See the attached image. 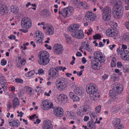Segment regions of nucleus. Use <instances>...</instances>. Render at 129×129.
<instances>
[{
	"label": "nucleus",
	"instance_id": "f257e3e1",
	"mask_svg": "<svg viewBox=\"0 0 129 129\" xmlns=\"http://www.w3.org/2000/svg\"><path fill=\"white\" fill-rule=\"evenodd\" d=\"M93 55L94 58L91 61V67L93 69L98 70L101 67V63L105 61L106 58L101 52H95Z\"/></svg>",
	"mask_w": 129,
	"mask_h": 129
},
{
	"label": "nucleus",
	"instance_id": "f03ea898",
	"mask_svg": "<svg viewBox=\"0 0 129 129\" xmlns=\"http://www.w3.org/2000/svg\"><path fill=\"white\" fill-rule=\"evenodd\" d=\"M38 63L40 65L45 66L49 62V53L46 51H42L39 53Z\"/></svg>",
	"mask_w": 129,
	"mask_h": 129
},
{
	"label": "nucleus",
	"instance_id": "7ed1b4c3",
	"mask_svg": "<svg viewBox=\"0 0 129 129\" xmlns=\"http://www.w3.org/2000/svg\"><path fill=\"white\" fill-rule=\"evenodd\" d=\"M100 9L103 11L102 18L105 21H108L110 20L111 14V9L108 6H106L103 8L102 6H100Z\"/></svg>",
	"mask_w": 129,
	"mask_h": 129
},
{
	"label": "nucleus",
	"instance_id": "20e7f679",
	"mask_svg": "<svg viewBox=\"0 0 129 129\" xmlns=\"http://www.w3.org/2000/svg\"><path fill=\"white\" fill-rule=\"evenodd\" d=\"M91 108V107L89 105H83L78 109L76 114L79 116L83 117L89 112Z\"/></svg>",
	"mask_w": 129,
	"mask_h": 129
},
{
	"label": "nucleus",
	"instance_id": "39448f33",
	"mask_svg": "<svg viewBox=\"0 0 129 129\" xmlns=\"http://www.w3.org/2000/svg\"><path fill=\"white\" fill-rule=\"evenodd\" d=\"M74 8L71 6H69L64 8L62 11H59L58 12L59 14H61L64 17H69L73 14L74 13Z\"/></svg>",
	"mask_w": 129,
	"mask_h": 129
},
{
	"label": "nucleus",
	"instance_id": "423d86ee",
	"mask_svg": "<svg viewBox=\"0 0 129 129\" xmlns=\"http://www.w3.org/2000/svg\"><path fill=\"white\" fill-rule=\"evenodd\" d=\"M66 79L64 78H59L57 79L56 82V87L58 89L62 90L67 86Z\"/></svg>",
	"mask_w": 129,
	"mask_h": 129
},
{
	"label": "nucleus",
	"instance_id": "0eeeda50",
	"mask_svg": "<svg viewBox=\"0 0 129 129\" xmlns=\"http://www.w3.org/2000/svg\"><path fill=\"white\" fill-rule=\"evenodd\" d=\"M32 22L31 19L27 17L23 18L21 21V25L22 27L26 29L30 28L32 26Z\"/></svg>",
	"mask_w": 129,
	"mask_h": 129
},
{
	"label": "nucleus",
	"instance_id": "6e6552de",
	"mask_svg": "<svg viewBox=\"0 0 129 129\" xmlns=\"http://www.w3.org/2000/svg\"><path fill=\"white\" fill-rule=\"evenodd\" d=\"M41 103V107L45 110H48L52 108L53 106L52 102L47 99L43 100Z\"/></svg>",
	"mask_w": 129,
	"mask_h": 129
},
{
	"label": "nucleus",
	"instance_id": "1a4fd4ad",
	"mask_svg": "<svg viewBox=\"0 0 129 129\" xmlns=\"http://www.w3.org/2000/svg\"><path fill=\"white\" fill-rule=\"evenodd\" d=\"M48 75L49 79H55L59 76V72L56 68H52L49 70L48 71Z\"/></svg>",
	"mask_w": 129,
	"mask_h": 129
},
{
	"label": "nucleus",
	"instance_id": "9d476101",
	"mask_svg": "<svg viewBox=\"0 0 129 129\" xmlns=\"http://www.w3.org/2000/svg\"><path fill=\"white\" fill-rule=\"evenodd\" d=\"M34 36L36 38L35 40L36 43L38 44H43V41L44 35L40 31H36L34 34Z\"/></svg>",
	"mask_w": 129,
	"mask_h": 129
},
{
	"label": "nucleus",
	"instance_id": "9b49d317",
	"mask_svg": "<svg viewBox=\"0 0 129 129\" xmlns=\"http://www.w3.org/2000/svg\"><path fill=\"white\" fill-rule=\"evenodd\" d=\"M123 8L122 6L116 7L115 11L113 12L114 17L115 18H120L121 17L123 14Z\"/></svg>",
	"mask_w": 129,
	"mask_h": 129
},
{
	"label": "nucleus",
	"instance_id": "f8f14e48",
	"mask_svg": "<svg viewBox=\"0 0 129 129\" xmlns=\"http://www.w3.org/2000/svg\"><path fill=\"white\" fill-rule=\"evenodd\" d=\"M53 50L55 54L58 55L60 54L62 52L63 49L61 45L57 44L54 45Z\"/></svg>",
	"mask_w": 129,
	"mask_h": 129
},
{
	"label": "nucleus",
	"instance_id": "ddd939ff",
	"mask_svg": "<svg viewBox=\"0 0 129 129\" xmlns=\"http://www.w3.org/2000/svg\"><path fill=\"white\" fill-rule=\"evenodd\" d=\"M86 88V91L89 95L95 92L98 91L96 85L93 83H91L88 85Z\"/></svg>",
	"mask_w": 129,
	"mask_h": 129
},
{
	"label": "nucleus",
	"instance_id": "4468645a",
	"mask_svg": "<svg viewBox=\"0 0 129 129\" xmlns=\"http://www.w3.org/2000/svg\"><path fill=\"white\" fill-rule=\"evenodd\" d=\"M72 37L78 39H83L84 36V32L81 30H78L72 33Z\"/></svg>",
	"mask_w": 129,
	"mask_h": 129
},
{
	"label": "nucleus",
	"instance_id": "2eb2a0df",
	"mask_svg": "<svg viewBox=\"0 0 129 129\" xmlns=\"http://www.w3.org/2000/svg\"><path fill=\"white\" fill-rule=\"evenodd\" d=\"M112 89L117 94H120L123 90V86L119 83H117L114 85Z\"/></svg>",
	"mask_w": 129,
	"mask_h": 129
},
{
	"label": "nucleus",
	"instance_id": "dca6fc26",
	"mask_svg": "<svg viewBox=\"0 0 129 129\" xmlns=\"http://www.w3.org/2000/svg\"><path fill=\"white\" fill-rule=\"evenodd\" d=\"M118 32L115 28L111 27L106 30V33L107 36L113 37L117 35V34L118 33Z\"/></svg>",
	"mask_w": 129,
	"mask_h": 129
},
{
	"label": "nucleus",
	"instance_id": "f3484780",
	"mask_svg": "<svg viewBox=\"0 0 129 129\" xmlns=\"http://www.w3.org/2000/svg\"><path fill=\"white\" fill-rule=\"evenodd\" d=\"M0 82L3 91H5L7 89V80L4 76H2L0 77Z\"/></svg>",
	"mask_w": 129,
	"mask_h": 129
},
{
	"label": "nucleus",
	"instance_id": "a211bd4d",
	"mask_svg": "<svg viewBox=\"0 0 129 129\" xmlns=\"http://www.w3.org/2000/svg\"><path fill=\"white\" fill-rule=\"evenodd\" d=\"M83 49L89 52H91L93 50V49L91 46L85 43L82 44L81 46L80 47L79 50L82 52H83V51L82 50Z\"/></svg>",
	"mask_w": 129,
	"mask_h": 129
},
{
	"label": "nucleus",
	"instance_id": "6ab92c4d",
	"mask_svg": "<svg viewBox=\"0 0 129 129\" xmlns=\"http://www.w3.org/2000/svg\"><path fill=\"white\" fill-rule=\"evenodd\" d=\"M85 17L86 19L88 21H93L96 18L95 14L90 11H88L87 12Z\"/></svg>",
	"mask_w": 129,
	"mask_h": 129
},
{
	"label": "nucleus",
	"instance_id": "aec40b11",
	"mask_svg": "<svg viewBox=\"0 0 129 129\" xmlns=\"http://www.w3.org/2000/svg\"><path fill=\"white\" fill-rule=\"evenodd\" d=\"M54 115L56 117H61L63 115V109L59 107H58L53 110Z\"/></svg>",
	"mask_w": 129,
	"mask_h": 129
},
{
	"label": "nucleus",
	"instance_id": "412c9836",
	"mask_svg": "<svg viewBox=\"0 0 129 129\" xmlns=\"http://www.w3.org/2000/svg\"><path fill=\"white\" fill-rule=\"evenodd\" d=\"M43 129H53L51 121L49 120L45 121L43 125Z\"/></svg>",
	"mask_w": 129,
	"mask_h": 129
},
{
	"label": "nucleus",
	"instance_id": "4be33fe9",
	"mask_svg": "<svg viewBox=\"0 0 129 129\" xmlns=\"http://www.w3.org/2000/svg\"><path fill=\"white\" fill-rule=\"evenodd\" d=\"M89 95L91 99L93 101H97L100 99V94L97 91Z\"/></svg>",
	"mask_w": 129,
	"mask_h": 129
},
{
	"label": "nucleus",
	"instance_id": "5701e85b",
	"mask_svg": "<svg viewBox=\"0 0 129 129\" xmlns=\"http://www.w3.org/2000/svg\"><path fill=\"white\" fill-rule=\"evenodd\" d=\"M100 123V122L99 121H98L97 119L96 118L94 122L92 120L88 122L87 125L90 129H96L95 124L98 123L99 124Z\"/></svg>",
	"mask_w": 129,
	"mask_h": 129
},
{
	"label": "nucleus",
	"instance_id": "b1692460",
	"mask_svg": "<svg viewBox=\"0 0 129 129\" xmlns=\"http://www.w3.org/2000/svg\"><path fill=\"white\" fill-rule=\"evenodd\" d=\"M74 93L78 95L81 96L84 93V90L81 87H77L74 89Z\"/></svg>",
	"mask_w": 129,
	"mask_h": 129
},
{
	"label": "nucleus",
	"instance_id": "393cba45",
	"mask_svg": "<svg viewBox=\"0 0 129 129\" xmlns=\"http://www.w3.org/2000/svg\"><path fill=\"white\" fill-rule=\"evenodd\" d=\"M8 8L5 5L0 3V14L3 15L8 12Z\"/></svg>",
	"mask_w": 129,
	"mask_h": 129
},
{
	"label": "nucleus",
	"instance_id": "a878e982",
	"mask_svg": "<svg viewBox=\"0 0 129 129\" xmlns=\"http://www.w3.org/2000/svg\"><path fill=\"white\" fill-rule=\"evenodd\" d=\"M54 28L51 25L47 27L46 29V33L47 35H51L53 34L54 33Z\"/></svg>",
	"mask_w": 129,
	"mask_h": 129
},
{
	"label": "nucleus",
	"instance_id": "bb28decb",
	"mask_svg": "<svg viewBox=\"0 0 129 129\" xmlns=\"http://www.w3.org/2000/svg\"><path fill=\"white\" fill-rule=\"evenodd\" d=\"M111 2L112 5L114 6L116 8L122 6L120 0H111Z\"/></svg>",
	"mask_w": 129,
	"mask_h": 129
},
{
	"label": "nucleus",
	"instance_id": "cd10ccee",
	"mask_svg": "<svg viewBox=\"0 0 129 129\" xmlns=\"http://www.w3.org/2000/svg\"><path fill=\"white\" fill-rule=\"evenodd\" d=\"M116 92L112 90H110L109 91V95L112 100L113 101H115L116 100L117 98L116 96Z\"/></svg>",
	"mask_w": 129,
	"mask_h": 129
},
{
	"label": "nucleus",
	"instance_id": "c85d7f7f",
	"mask_svg": "<svg viewBox=\"0 0 129 129\" xmlns=\"http://www.w3.org/2000/svg\"><path fill=\"white\" fill-rule=\"evenodd\" d=\"M122 57L123 60H129V51L128 50L123 51V53Z\"/></svg>",
	"mask_w": 129,
	"mask_h": 129
},
{
	"label": "nucleus",
	"instance_id": "c756f323",
	"mask_svg": "<svg viewBox=\"0 0 129 129\" xmlns=\"http://www.w3.org/2000/svg\"><path fill=\"white\" fill-rule=\"evenodd\" d=\"M121 120L120 118L116 117L112 121L113 124L114 126L116 127L120 123Z\"/></svg>",
	"mask_w": 129,
	"mask_h": 129
},
{
	"label": "nucleus",
	"instance_id": "7c9ffc66",
	"mask_svg": "<svg viewBox=\"0 0 129 129\" xmlns=\"http://www.w3.org/2000/svg\"><path fill=\"white\" fill-rule=\"evenodd\" d=\"M64 35L67 44H71L73 43V41L71 40V37L68 35L64 34Z\"/></svg>",
	"mask_w": 129,
	"mask_h": 129
},
{
	"label": "nucleus",
	"instance_id": "2f4dec72",
	"mask_svg": "<svg viewBox=\"0 0 129 129\" xmlns=\"http://www.w3.org/2000/svg\"><path fill=\"white\" fill-rule=\"evenodd\" d=\"M59 97L61 98V101L62 102H66L68 101V98L66 94H60L59 95Z\"/></svg>",
	"mask_w": 129,
	"mask_h": 129
},
{
	"label": "nucleus",
	"instance_id": "473e14b6",
	"mask_svg": "<svg viewBox=\"0 0 129 129\" xmlns=\"http://www.w3.org/2000/svg\"><path fill=\"white\" fill-rule=\"evenodd\" d=\"M120 109V107L119 105L113 106L111 109V111L112 112L115 113L117 112Z\"/></svg>",
	"mask_w": 129,
	"mask_h": 129
},
{
	"label": "nucleus",
	"instance_id": "72a5a7b5",
	"mask_svg": "<svg viewBox=\"0 0 129 129\" xmlns=\"http://www.w3.org/2000/svg\"><path fill=\"white\" fill-rule=\"evenodd\" d=\"M89 115L91 119L93 120L96 118L98 116V113L94 111L90 112L89 113Z\"/></svg>",
	"mask_w": 129,
	"mask_h": 129
},
{
	"label": "nucleus",
	"instance_id": "f704fd0d",
	"mask_svg": "<svg viewBox=\"0 0 129 129\" xmlns=\"http://www.w3.org/2000/svg\"><path fill=\"white\" fill-rule=\"evenodd\" d=\"M24 93V90L23 89H21L19 90L18 94L20 99H22L23 98Z\"/></svg>",
	"mask_w": 129,
	"mask_h": 129
},
{
	"label": "nucleus",
	"instance_id": "c9c22d12",
	"mask_svg": "<svg viewBox=\"0 0 129 129\" xmlns=\"http://www.w3.org/2000/svg\"><path fill=\"white\" fill-rule=\"evenodd\" d=\"M35 73L34 70H33L29 71L25 74V75L27 77H29L33 76Z\"/></svg>",
	"mask_w": 129,
	"mask_h": 129
},
{
	"label": "nucleus",
	"instance_id": "e433bc0d",
	"mask_svg": "<svg viewBox=\"0 0 129 129\" xmlns=\"http://www.w3.org/2000/svg\"><path fill=\"white\" fill-rule=\"evenodd\" d=\"M20 64L18 65V67H21L25 65V64L26 63V61L25 59H23L21 60L20 61Z\"/></svg>",
	"mask_w": 129,
	"mask_h": 129
},
{
	"label": "nucleus",
	"instance_id": "4c0bfd02",
	"mask_svg": "<svg viewBox=\"0 0 129 129\" xmlns=\"http://www.w3.org/2000/svg\"><path fill=\"white\" fill-rule=\"evenodd\" d=\"M116 58L114 57H113L112 58V61L111 63V67H114L116 66Z\"/></svg>",
	"mask_w": 129,
	"mask_h": 129
},
{
	"label": "nucleus",
	"instance_id": "58836bf2",
	"mask_svg": "<svg viewBox=\"0 0 129 129\" xmlns=\"http://www.w3.org/2000/svg\"><path fill=\"white\" fill-rule=\"evenodd\" d=\"M116 51L118 55H120L121 57H122L123 53V51L122 49L120 47L117 49Z\"/></svg>",
	"mask_w": 129,
	"mask_h": 129
},
{
	"label": "nucleus",
	"instance_id": "ea45409f",
	"mask_svg": "<svg viewBox=\"0 0 129 129\" xmlns=\"http://www.w3.org/2000/svg\"><path fill=\"white\" fill-rule=\"evenodd\" d=\"M123 38L127 41H129V33H124L123 35Z\"/></svg>",
	"mask_w": 129,
	"mask_h": 129
},
{
	"label": "nucleus",
	"instance_id": "a19ab883",
	"mask_svg": "<svg viewBox=\"0 0 129 129\" xmlns=\"http://www.w3.org/2000/svg\"><path fill=\"white\" fill-rule=\"evenodd\" d=\"M9 124L11 126L13 127H15L16 125V120H13L12 121H11L9 120Z\"/></svg>",
	"mask_w": 129,
	"mask_h": 129
},
{
	"label": "nucleus",
	"instance_id": "79ce46f5",
	"mask_svg": "<svg viewBox=\"0 0 129 129\" xmlns=\"http://www.w3.org/2000/svg\"><path fill=\"white\" fill-rule=\"evenodd\" d=\"M101 106L100 105H99L95 108V112L97 113H100L101 111Z\"/></svg>",
	"mask_w": 129,
	"mask_h": 129
},
{
	"label": "nucleus",
	"instance_id": "37998d69",
	"mask_svg": "<svg viewBox=\"0 0 129 129\" xmlns=\"http://www.w3.org/2000/svg\"><path fill=\"white\" fill-rule=\"evenodd\" d=\"M122 70L124 73H129V67L128 66L123 67Z\"/></svg>",
	"mask_w": 129,
	"mask_h": 129
},
{
	"label": "nucleus",
	"instance_id": "c03bdc74",
	"mask_svg": "<svg viewBox=\"0 0 129 129\" xmlns=\"http://www.w3.org/2000/svg\"><path fill=\"white\" fill-rule=\"evenodd\" d=\"M93 37L94 39L98 40L100 39L101 38V36L100 34H97L93 35Z\"/></svg>",
	"mask_w": 129,
	"mask_h": 129
},
{
	"label": "nucleus",
	"instance_id": "a18cd8bd",
	"mask_svg": "<svg viewBox=\"0 0 129 129\" xmlns=\"http://www.w3.org/2000/svg\"><path fill=\"white\" fill-rule=\"evenodd\" d=\"M10 9L11 12L14 13H16V8L15 6L12 5L11 6Z\"/></svg>",
	"mask_w": 129,
	"mask_h": 129
},
{
	"label": "nucleus",
	"instance_id": "49530a36",
	"mask_svg": "<svg viewBox=\"0 0 129 129\" xmlns=\"http://www.w3.org/2000/svg\"><path fill=\"white\" fill-rule=\"evenodd\" d=\"M73 25V29L74 30V32L78 29L79 28V25L78 24H72Z\"/></svg>",
	"mask_w": 129,
	"mask_h": 129
},
{
	"label": "nucleus",
	"instance_id": "de8ad7c7",
	"mask_svg": "<svg viewBox=\"0 0 129 129\" xmlns=\"http://www.w3.org/2000/svg\"><path fill=\"white\" fill-rule=\"evenodd\" d=\"M69 118L71 119H74L75 118V113L74 112L71 111V113L68 117Z\"/></svg>",
	"mask_w": 129,
	"mask_h": 129
},
{
	"label": "nucleus",
	"instance_id": "09e8293b",
	"mask_svg": "<svg viewBox=\"0 0 129 129\" xmlns=\"http://www.w3.org/2000/svg\"><path fill=\"white\" fill-rule=\"evenodd\" d=\"M73 26L72 24H71L68 28V31H69L72 32V33L74 32V30Z\"/></svg>",
	"mask_w": 129,
	"mask_h": 129
},
{
	"label": "nucleus",
	"instance_id": "8fccbe9b",
	"mask_svg": "<svg viewBox=\"0 0 129 129\" xmlns=\"http://www.w3.org/2000/svg\"><path fill=\"white\" fill-rule=\"evenodd\" d=\"M78 87L77 84L75 83H72L70 85V87L71 88L74 89Z\"/></svg>",
	"mask_w": 129,
	"mask_h": 129
},
{
	"label": "nucleus",
	"instance_id": "3c124183",
	"mask_svg": "<svg viewBox=\"0 0 129 129\" xmlns=\"http://www.w3.org/2000/svg\"><path fill=\"white\" fill-rule=\"evenodd\" d=\"M56 69H57V71H58V70L60 71L62 70L63 72H64V70L66 69V68L65 67L63 68V67L61 66H59L56 68Z\"/></svg>",
	"mask_w": 129,
	"mask_h": 129
},
{
	"label": "nucleus",
	"instance_id": "603ef678",
	"mask_svg": "<svg viewBox=\"0 0 129 129\" xmlns=\"http://www.w3.org/2000/svg\"><path fill=\"white\" fill-rule=\"evenodd\" d=\"M7 61L5 59H2L1 60V64L2 66H4L7 63Z\"/></svg>",
	"mask_w": 129,
	"mask_h": 129
},
{
	"label": "nucleus",
	"instance_id": "864d4df0",
	"mask_svg": "<svg viewBox=\"0 0 129 129\" xmlns=\"http://www.w3.org/2000/svg\"><path fill=\"white\" fill-rule=\"evenodd\" d=\"M114 72L116 73H118V74L119 75H121L122 73L121 72V71L118 69H115L114 70Z\"/></svg>",
	"mask_w": 129,
	"mask_h": 129
},
{
	"label": "nucleus",
	"instance_id": "5fc2aeb1",
	"mask_svg": "<svg viewBox=\"0 0 129 129\" xmlns=\"http://www.w3.org/2000/svg\"><path fill=\"white\" fill-rule=\"evenodd\" d=\"M72 99L73 100L74 102L79 101L80 100L79 98L76 95L74 96L73 98Z\"/></svg>",
	"mask_w": 129,
	"mask_h": 129
},
{
	"label": "nucleus",
	"instance_id": "6e6d98bb",
	"mask_svg": "<svg viewBox=\"0 0 129 129\" xmlns=\"http://www.w3.org/2000/svg\"><path fill=\"white\" fill-rule=\"evenodd\" d=\"M117 66L118 68H121V67L123 68V66H122V64L121 62L120 61H118L117 62Z\"/></svg>",
	"mask_w": 129,
	"mask_h": 129
},
{
	"label": "nucleus",
	"instance_id": "4d7b16f0",
	"mask_svg": "<svg viewBox=\"0 0 129 129\" xmlns=\"http://www.w3.org/2000/svg\"><path fill=\"white\" fill-rule=\"evenodd\" d=\"M8 38L10 40H15L16 37L14 35H11L8 36Z\"/></svg>",
	"mask_w": 129,
	"mask_h": 129
},
{
	"label": "nucleus",
	"instance_id": "13d9d810",
	"mask_svg": "<svg viewBox=\"0 0 129 129\" xmlns=\"http://www.w3.org/2000/svg\"><path fill=\"white\" fill-rule=\"evenodd\" d=\"M38 73L39 75H41L44 73V71L43 69L41 68H40L39 69L38 71Z\"/></svg>",
	"mask_w": 129,
	"mask_h": 129
},
{
	"label": "nucleus",
	"instance_id": "bf43d9fd",
	"mask_svg": "<svg viewBox=\"0 0 129 129\" xmlns=\"http://www.w3.org/2000/svg\"><path fill=\"white\" fill-rule=\"evenodd\" d=\"M112 27H111L115 28V29L116 30V27L117 26V24L116 22H113L112 23V24H111Z\"/></svg>",
	"mask_w": 129,
	"mask_h": 129
},
{
	"label": "nucleus",
	"instance_id": "052dcab7",
	"mask_svg": "<svg viewBox=\"0 0 129 129\" xmlns=\"http://www.w3.org/2000/svg\"><path fill=\"white\" fill-rule=\"evenodd\" d=\"M121 47L122 48H121L123 51L127 50H126L127 48V47L126 45L122 44V45Z\"/></svg>",
	"mask_w": 129,
	"mask_h": 129
},
{
	"label": "nucleus",
	"instance_id": "680f3d73",
	"mask_svg": "<svg viewBox=\"0 0 129 129\" xmlns=\"http://www.w3.org/2000/svg\"><path fill=\"white\" fill-rule=\"evenodd\" d=\"M93 31V30L92 28H89L88 29V31L87 33V34L88 35H90Z\"/></svg>",
	"mask_w": 129,
	"mask_h": 129
},
{
	"label": "nucleus",
	"instance_id": "e2e57ef3",
	"mask_svg": "<svg viewBox=\"0 0 129 129\" xmlns=\"http://www.w3.org/2000/svg\"><path fill=\"white\" fill-rule=\"evenodd\" d=\"M23 82V80L20 78L17 79V83L22 84Z\"/></svg>",
	"mask_w": 129,
	"mask_h": 129
},
{
	"label": "nucleus",
	"instance_id": "0e129e2a",
	"mask_svg": "<svg viewBox=\"0 0 129 129\" xmlns=\"http://www.w3.org/2000/svg\"><path fill=\"white\" fill-rule=\"evenodd\" d=\"M16 98H15L13 100V107L14 108H16Z\"/></svg>",
	"mask_w": 129,
	"mask_h": 129
},
{
	"label": "nucleus",
	"instance_id": "69168bd1",
	"mask_svg": "<svg viewBox=\"0 0 129 129\" xmlns=\"http://www.w3.org/2000/svg\"><path fill=\"white\" fill-rule=\"evenodd\" d=\"M11 107V106L10 103H8L7 105V111H9Z\"/></svg>",
	"mask_w": 129,
	"mask_h": 129
},
{
	"label": "nucleus",
	"instance_id": "338daca9",
	"mask_svg": "<svg viewBox=\"0 0 129 129\" xmlns=\"http://www.w3.org/2000/svg\"><path fill=\"white\" fill-rule=\"evenodd\" d=\"M109 77V76L106 74H105L102 76V78L104 80L107 79Z\"/></svg>",
	"mask_w": 129,
	"mask_h": 129
},
{
	"label": "nucleus",
	"instance_id": "774afa93",
	"mask_svg": "<svg viewBox=\"0 0 129 129\" xmlns=\"http://www.w3.org/2000/svg\"><path fill=\"white\" fill-rule=\"evenodd\" d=\"M125 26L127 29L129 30V22L127 21L125 23Z\"/></svg>",
	"mask_w": 129,
	"mask_h": 129
}]
</instances>
